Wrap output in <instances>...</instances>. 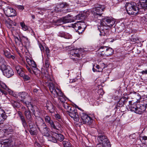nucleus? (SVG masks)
I'll return each instance as SVG.
<instances>
[{"label":"nucleus","mask_w":147,"mask_h":147,"mask_svg":"<svg viewBox=\"0 0 147 147\" xmlns=\"http://www.w3.org/2000/svg\"><path fill=\"white\" fill-rule=\"evenodd\" d=\"M48 86L52 95L54 97L57 98L58 97V99L62 104L63 103L66 102L67 98L60 89L58 87H55L54 84L52 83H49Z\"/></svg>","instance_id":"obj_1"},{"label":"nucleus","mask_w":147,"mask_h":147,"mask_svg":"<svg viewBox=\"0 0 147 147\" xmlns=\"http://www.w3.org/2000/svg\"><path fill=\"white\" fill-rule=\"evenodd\" d=\"M105 9L104 5H96L95 7L93 9L90 17L91 20L96 22L98 20L102 18V12Z\"/></svg>","instance_id":"obj_2"},{"label":"nucleus","mask_w":147,"mask_h":147,"mask_svg":"<svg viewBox=\"0 0 147 147\" xmlns=\"http://www.w3.org/2000/svg\"><path fill=\"white\" fill-rule=\"evenodd\" d=\"M36 126L37 127L38 129L45 136L48 137V139L49 141V138L50 137L52 136V133L51 135L50 134L49 129V128L45 123L43 121H40V122L38 123L36 122Z\"/></svg>","instance_id":"obj_3"},{"label":"nucleus","mask_w":147,"mask_h":147,"mask_svg":"<svg viewBox=\"0 0 147 147\" xmlns=\"http://www.w3.org/2000/svg\"><path fill=\"white\" fill-rule=\"evenodd\" d=\"M126 8L128 14L136 15L138 13L140 8L137 7L136 3L131 2L127 3L126 5Z\"/></svg>","instance_id":"obj_4"},{"label":"nucleus","mask_w":147,"mask_h":147,"mask_svg":"<svg viewBox=\"0 0 147 147\" xmlns=\"http://www.w3.org/2000/svg\"><path fill=\"white\" fill-rule=\"evenodd\" d=\"M13 140V139L9 138L5 140L2 142H0V147H7L13 146L20 147L21 142H18V140H16L14 141Z\"/></svg>","instance_id":"obj_5"},{"label":"nucleus","mask_w":147,"mask_h":147,"mask_svg":"<svg viewBox=\"0 0 147 147\" xmlns=\"http://www.w3.org/2000/svg\"><path fill=\"white\" fill-rule=\"evenodd\" d=\"M19 117L21 121V122L23 126L25 129L27 128L28 127V124L30 129H32L36 127V126L34 123L33 119L28 120V123L22 114L19 115Z\"/></svg>","instance_id":"obj_6"},{"label":"nucleus","mask_w":147,"mask_h":147,"mask_svg":"<svg viewBox=\"0 0 147 147\" xmlns=\"http://www.w3.org/2000/svg\"><path fill=\"white\" fill-rule=\"evenodd\" d=\"M96 22L99 23L101 22V24L102 25L105 24L109 27H111L114 25L115 23V21L113 20L112 18L109 17H105L102 19L100 18Z\"/></svg>","instance_id":"obj_7"},{"label":"nucleus","mask_w":147,"mask_h":147,"mask_svg":"<svg viewBox=\"0 0 147 147\" xmlns=\"http://www.w3.org/2000/svg\"><path fill=\"white\" fill-rule=\"evenodd\" d=\"M52 136L49 137V141L55 143L57 142V140L60 142L63 141L64 138L63 135L53 132H52Z\"/></svg>","instance_id":"obj_8"},{"label":"nucleus","mask_w":147,"mask_h":147,"mask_svg":"<svg viewBox=\"0 0 147 147\" xmlns=\"http://www.w3.org/2000/svg\"><path fill=\"white\" fill-rule=\"evenodd\" d=\"M2 71L4 75L8 78L11 77L14 75V72L12 69L7 65L3 66L2 68L0 69Z\"/></svg>","instance_id":"obj_9"},{"label":"nucleus","mask_w":147,"mask_h":147,"mask_svg":"<svg viewBox=\"0 0 147 147\" xmlns=\"http://www.w3.org/2000/svg\"><path fill=\"white\" fill-rule=\"evenodd\" d=\"M67 114L74 120L76 121H79V117L77 112V109L74 107H72L69 109V111L67 112Z\"/></svg>","instance_id":"obj_10"},{"label":"nucleus","mask_w":147,"mask_h":147,"mask_svg":"<svg viewBox=\"0 0 147 147\" xmlns=\"http://www.w3.org/2000/svg\"><path fill=\"white\" fill-rule=\"evenodd\" d=\"M72 20L68 18L67 16L62 17L56 20H53V22L56 25H61V24L71 22L72 21Z\"/></svg>","instance_id":"obj_11"},{"label":"nucleus","mask_w":147,"mask_h":147,"mask_svg":"<svg viewBox=\"0 0 147 147\" xmlns=\"http://www.w3.org/2000/svg\"><path fill=\"white\" fill-rule=\"evenodd\" d=\"M97 140L99 144H102L106 146H107L111 145L107 137L105 136L101 135L98 136Z\"/></svg>","instance_id":"obj_12"},{"label":"nucleus","mask_w":147,"mask_h":147,"mask_svg":"<svg viewBox=\"0 0 147 147\" xmlns=\"http://www.w3.org/2000/svg\"><path fill=\"white\" fill-rule=\"evenodd\" d=\"M80 51L78 49H74L70 51V57L71 59L76 61L80 58Z\"/></svg>","instance_id":"obj_13"},{"label":"nucleus","mask_w":147,"mask_h":147,"mask_svg":"<svg viewBox=\"0 0 147 147\" xmlns=\"http://www.w3.org/2000/svg\"><path fill=\"white\" fill-rule=\"evenodd\" d=\"M30 105L31 107V110L32 111L33 115L35 117H38L39 119H40V121H38V122H40V121H43V120L42 119V118L39 117V116H40L41 114V110L39 109L37 107L35 106H33L32 105H31L30 104Z\"/></svg>","instance_id":"obj_14"},{"label":"nucleus","mask_w":147,"mask_h":147,"mask_svg":"<svg viewBox=\"0 0 147 147\" xmlns=\"http://www.w3.org/2000/svg\"><path fill=\"white\" fill-rule=\"evenodd\" d=\"M5 15L8 17L15 16L16 15L15 10L13 8L7 7L3 9Z\"/></svg>","instance_id":"obj_15"},{"label":"nucleus","mask_w":147,"mask_h":147,"mask_svg":"<svg viewBox=\"0 0 147 147\" xmlns=\"http://www.w3.org/2000/svg\"><path fill=\"white\" fill-rule=\"evenodd\" d=\"M18 96L19 98L21 99V101L25 104L26 105H30L31 103L30 102H27L25 101L24 100L27 97H28V94L26 92H22L19 93L18 94Z\"/></svg>","instance_id":"obj_16"},{"label":"nucleus","mask_w":147,"mask_h":147,"mask_svg":"<svg viewBox=\"0 0 147 147\" xmlns=\"http://www.w3.org/2000/svg\"><path fill=\"white\" fill-rule=\"evenodd\" d=\"M80 114V117L83 124L90 125L92 121V118L87 115L86 117L84 118V114Z\"/></svg>","instance_id":"obj_17"},{"label":"nucleus","mask_w":147,"mask_h":147,"mask_svg":"<svg viewBox=\"0 0 147 147\" xmlns=\"http://www.w3.org/2000/svg\"><path fill=\"white\" fill-rule=\"evenodd\" d=\"M146 108V106L142 105V103L137 102V111H136V113L139 114H141L145 111Z\"/></svg>","instance_id":"obj_18"},{"label":"nucleus","mask_w":147,"mask_h":147,"mask_svg":"<svg viewBox=\"0 0 147 147\" xmlns=\"http://www.w3.org/2000/svg\"><path fill=\"white\" fill-rule=\"evenodd\" d=\"M69 6V4L65 2H62L59 3L57 4L56 8L57 9L58 11H61L63 10V8L68 7Z\"/></svg>","instance_id":"obj_19"},{"label":"nucleus","mask_w":147,"mask_h":147,"mask_svg":"<svg viewBox=\"0 0 147 147\" xmlns=\"http://www.w3.org/2000/svg\"><path fill=\"white\" fill-rule=\"evenodd\" d=\"M45 121L50 124L51 127L54 129H56L57 128L53 121L51 119L50 117L48 115H46L45 117Z\"/></svg>","instance_id":"obj_20"},{"label":"nucleus","mask_w":147,"mask_h":147,"mask_svg":"<svg viewBox=\"0 0 147 147\" xmlns=\"http://www.w3.org/2000/svg\"><path fill=\"white\" fill-rule=\"evenodd\" d=\"M7 117V115L4 110L0 108V125L3 123Z\"/></svg>","instance_id":"obj_21"},{"label":"nucleus","mask_w":147,"mask_h":147,"mask_svg":"<svg viewBox=\"0 0 147 147\" xmlns=\"http://www.w3.org/2000/svg\"><path fill=\"white\" fill-rule=\"evenodd\" d=\"M128 98L123 97L121 98L117 102L116 105L117 108L118 107H122L127 102Z\"/></svg>","instance_id":"obj_22"},{"label":"nucleus","mask_w":147,"mask_h":147,"mask_svg":"<svg viewBox=\"0 0 147 147\" xmlns=\"http://www.w3.org/2000/svg\"><path fill=\"white\" fill-rule=\"evenodd\" d=\"M139 3L138 5L139 7L141 9L147 10V0H139Z\"/></svg>","instance_id":"obj_23"},{"label":"nucleus","mask_w":147,"mask_h":147,"mask_svg":"<svg viewBox=\"0 0 147 147\" xmlns=\"http://www.w3.org/2000/svg\"><path fill=\"white\" fill-rule=\"evenodd\" d=\"M129 105H128V106L130 109V110L136 113V111H137V103H134L132 104L131 101H129Z\"/></svg>","instance_id":"obj_24"},{"label":"nucleus","mask_w":147,"mask_h":147,"mask_svg":"<svg viewBox=\"0 0 147 147\" xmlns=\"http://www.w3.org/2000/svg\"><path fill=\"white\" fill-rule=\"evenodd\" d=\"M29 105H26V106L27 107L28 109L25 110L24 111V115L27 120L30 119L32 118V113L29 108V107H30Z\"/></svg>","instance_id":"obj_25"},{"label":"nucleus","mask_w":147,"mask_h":147,"mask_svg":"<svg viewBox=\"0 0 147 147\" xmlns=\"http://www.w3.org/2000/svg\"><path fill=\"white\" fill-rule=\"evenodd\" d=\"M107 49V47L106 46H101L98 50V55L99 56H102L105 55V52Z\"/></svg>","instance_id":"obj_26"},{"label":"nucleus","mask_w":147,"mask_h":147,"mask_svg":"<svg viewBox=\"0 0 147 147\" xmlns=\"http://www.w3.org/2000/svg\"><path fill=\"white\" fill-rule=\"evenodd\" d=\"M15 69L18 74L21 77H22L25 74L24 69L20 66H16Z\"/></svg>","instance_id":"obj_27"},{"label":"nucleus","mask_w":147,"mask_h":147,"mask_svg":"<svg viewBox=\"0 0 147 147\" xmlns=\"http://www.w3.org/2000/svg\"><path fill=\"white\" fill-rule=\"evenodd\" d=\"M15 69L18 74L21 77H22L25 74L24 69L20 66H16Z\"/></svg>","instance_id":"obj_28"},{"label":"nucleus","mask_w":147,"mask_h":147,"mask_svg":"<svg viewBox=\"0 0 147 147\" xmlns=\"http://www.w3.org/2000/svg\"><path fill=\"white\" fill-rule=\"evenodd\" d=\"M15 69L18 74L21 77H22L25 74L24 69L20 66H16Z\"/></svg>","instance_id":"obj_29"},{"label":"nucleus","mask_w":147,"mask_h":147,"mask_svg":"<svg viewBox=\"0 0 147 147\" xmlns=\"http://www.w3.org/2000/svg\"><path fill=\"white\" fill-rule=\"evenodd\" d=\"M4 54L5 57L9 59H14L15 58L14 56L11 55L10 51L8 49H5L4 50Z\"/></svg>","instance_id":"obj_30"},{"label":"nucleus","mask_w":147,"mask_h":147,"mask_svg":"<svg viewBox=\"0 0 147 147\" xmlns=\"http://www.w3.org/2000/svg\"><path fill=\"white\" fill-rule=\"evenodd\" d=\"M98 29L100 32V36H105L107 32L106 31V30H105L104 29V26H99L98 25Z\"/></svg>","instance_id":"obj_31"},{"label":"nucleus","mask_w":147,"mask_h":147,"mask_svg":"<svg viewBox=\"0 0 147 147\" xmlns=\"http://www.w3.org/2000/svg\"><path fill=\"white\" fill-rule=\"evenodd\" d=\"M21 44L26 46L27 44L28 43L29 41L28 38L24 36H21Z\"/></svg>","instance_id":"obj_32"},{"label":"nucleus","mask_w":147,"mask_h":147,"mask_svg":"<svg viewBox=\"0 0 147 147\" xmlns=\"http://www.w3.org/2000/svg\"><path fill=\"white\" fill-rule=\"evenodd\" d=\"M26 61L29 65L34 68L36 67V63L33 60L28 58L26 59Z\"/></svg>","instance_id":"obj_33"},{"label":"nucleus","mask_w":147,"mask_h":147,"mask_svg":"<svg viewBox=\"0 0 147 147\" xmlns=\"http://www.w3.org/2000/svg\"><path fill=\"white\" fill-rule=\"evenodd\" d=\"M54 117L56 120L58 121L60 123H62V122H63L62 118L60 115L57 113H55Z\"/></svg>","instance_id":"obj_34"},{"label":"nucleus","mask_w":147,"mask_h":147,"mask_svg":"<svg viewBox=\"0 0 147 147\" xmlns=\"http://www.w3.org/2000/svg\"><path fill=\"white\" fill-rule=\"evenodd\" d=\"M82 24H80V22H78L77 23L74 24L73 25V27L74 28L75 30V28H77V29H80L83 28L84 26H83V25H84V23H83Z\"/></svg>","instance_id":"obj_35"},{"label":"nucleus","mask_w":147,"mask_h":147,"mask_svg":"<svg viewBox=\"0 0 147 147\" xmlns=\"http://www.w3.org/2000/svg\"><path fill=\"white\" fill-rule=\"evenodd\" d=\"M107 48L106 52H105V55L107 56L112 55L114 53V51L110 47H107Z\"/></svg>","instance_id":"obj_36"},{"label":"nucleus","mask_w":147,"mask_h":147,"mask_svg":"<svg viewBox=\"0 0 147 147\" xmlns=\"http://www.w3.org/2000/svg\"><path fill=\"white\" fill-rule=\"evenodd\" d=\"M11 22V24H9V26H8V25H7V27L10 29V30L12 32H13L15 30V28L13 26H16V23L12 21ZM8 25H9L8 23Z\"/></svg>","instance_id":"obj_37"},{"label":"nucleus","mask_w":147,"mask_h":147,"mask_svg":"<svg viewBox=\"0 0 147 147\" xmlns=\"http://www.w3.org/2000/svg\"><path fill=\"white\" fill-rule=\"evenodd\" d=\"M63 144L64 147H73L71 144L68 140L63 141Z\"/></svg>","instance_id":"obj_38"},{"label":"nucleus","mask_w":147,"mask_h":147,"mask_svg":"<svg viewBox=\"0 0 147 147\" xmlns=\"http://www.w3.org/2000/svg\"><path fill=\"white\" fill-rule=\"evenodd\" d=\"M11 104L14 107L19 108L20 107V103L14 100H11Z\"/></svg>","instance_id":"obj_39"},{"label":"nucleus","mask_w":147,"mask_h":147,"mask_svg":"<svg viewBox=\"0 0 147 147\" xmlns=\"http://www.w3.org/2000/svg\"><path fill=\"white\" fill-rule=\"evenodd\" d=\"M47 109L51 113H53L54 112V106L51 104H48L47 105Z\"/></svg>","instance_id":"obj_40"},{"label":"nucleus","mask_w":147,"mask_h":147,"mask_svg":"<svg viewBox=\"0 0 147 147\" xmlns=\"http://www.w3.org/2000/svg\"><path fill=\"white\" fill-rule=\"evenodd\" d=\"M62 105L65 109L67 110V112L69 111V109H71V108H72V107H73L71 106H70V105L67 104V102L63 103Z\"/></svg>","instance_id":"obj_41"},{"label":"nucleus","mask_w":147,"mask_h":147,"mask_svg":"<svg viewBox=\"0 0 147 147\" xmlns=\"http://www.w3.org/2000/svg\"><path fill=\"white\" fill-rule=\"evenodd\" d=\"M20 24L21 26L22 29L24 31H26L28 29V27L23 22H21L20 23Z\"/></svg>","instance_id":"obj_42"},{"label":"nucleus","mask_w":147,"mask_h":147,"mask_svg":"<svg viewBox=\"0 0 147 147\" xmlns=\"http://www.w3.org/2000/svg\"><path fill=\"white\" fill-rule=\"evenodd\" d=\"M50 58H46L45 60V66L46 68L49 67L50 66Z\"/></svg>","instance_id":"obj_43"},{"label":"nucleus","mask_w":147,"mask_h":147,"mask_svg":"<svg viewBox=\"0 0 147 147\" xmlns=\"http://www.w3.org/2000/svg\"><path fill=\"white\" fill-rule=\"evenodd\" d=\"M130 40L131 41L136 42L139 40V38L136 36H132L130 38Z\"/></svg>","instance_id":"obj_44"},{"label":"nucleus","mask_w":147,"mask_h":147,"mask_svg":"<svg viewBox=\"0 0 147 147\" xmlns=\"http://www.w3.org/2000/svg\"><path fill=\"white\" fill-rule=\"evenodd\" d=\"M131 93L135 94V98H136L137 100H139L141 98V96L139 93H137L135 92H132Z\"/></svg>","instance_id":"obj_45"},{"label":"nucleus","mask_w":147,"mask_h":147,"mask_svg":"<svg viewBox=\"0 0 147 147\" xmlns=\"http://www.w3.org/2000/svg\"><path fill=\"white\" fill-rule=\"evenodd\" d=\"M24 81H26L30 80V77L28 76L25 74L22 77Z\"/></svg>","instance_id":"obj_46"},{"label":"nucleus","mask_w":147,"mask_h":147,"mask_svg":"<svg viewBox=\"0 0 147 147\" xmlns=\"http://www.w3.org/2000/svg\"><path fill=\"white\" fill-rule=\"evenodd\" d=\"M0 88H2L4 89H7V87L5 83L0 81Z\"/></svg>","instance_id":"obj_47"},{"label":"nucleus","mask_w":147,"mask_h":147,"mask_svg":"<svg viewBox=\"0 0 147 147\" xmlns=\"http://www.w3.org/2000/svg\"><path fill=\"white\" fill-rule=\"evenodd\" d=\"M99 24H100V25H98L99 26H104V29L105 30H106V31H107V32H108V30L109 29V28L110 27L109 26H107V25H106V24H104V25H102V24H101V22H99L98 23Z\"/></svg>","instance_id":"obj_48"},{"label":"nucleus","mask_w":147,"mask_h":147,"mask_svg":"<svg viewBox=\"0 0 147 147\" xmlns=\"http://www.w3.org/2000/svg\"><path fill=\"white\" fill-rule=\"evenodd\" d=\"M86 27H83L82 28L80 29H77V28H75V30L76 32H78L79 34H82L84 30Z\"/></svg>","instance_id":"obj_49"},{"label":"nucleus","mask_w":147,"mask_h":147,"mask_svg":"<svg viewBox=\"0 0 147 147\" xmlns=\"http://www.w3.org/2000/svg\"><path fill=\"white\" fill-rule=\"evenodd\" d=\"M14 37L15 41L16 44L18 43H19V44H20V43H21V41L20 40H21V36L19 38L16 36H15Z\"/></svg>","instance_id":"obj_50"},{"label":"nucleus","mask_w":147,"mask_h":147,"mask_svg":"<svg viewBox=\"0 0 147 147\" xmlns=\"http://www.w3.org/2000/svg\"><path fill=\"white\" fill-rule=\"evenodd\" d=\"M45 51L47 57L46 58H50L49 57L50 56V51L49 49L48 48H46L45 50Z\"/></svg>","instance_id":"obj_51"},{"label":"nucleus","mask_w":147,"mask_h":147,"mask_svg":"<svg viewBox=\"0 0 147 147\" xmlns=\"http://www.w3.org/2000/svg\"><path fill=\"white\" fill-rule=\"evenodd\" d=\"M140 103H142V105L146 106V107H147V97L144 98L143 102H140Z\"/></svg>","instance_id":"obj_52"},{"label":"nucleus","mask_w":147,"mask_h":147,"mask_svg":"<svg viewBox=\"0 0 147 147\" xmlns=\"http://www.w3.org/2000/svg\"><path fill=\"white\" fill-rule=\"evenodd\" d=\"M65 33L63 32H60L58 34V36L62 37L64 38Z\"/></svg>","instance_id":"obj_53"},{"label":"nucleus","mask_w":147,"mask_h":147,"mask_svg":"<svg viewBox=\"0 0 147 147\" xmlns=\"http://www.w3.org/2000/svg\"><path fill=\"white\" fill-rule=\"evenodd\" d=\"M72 36L71 35L67 33H65L64 38L66 39H70L71 38Z\"/></svg>","instance_id":"obj_54"},{"label":"nucleus","mask_w":147,"mask_h":147,"mask_svg":"<svg viewBox=\"0 0 147 147\" xmlns=\"http://www.w3.org/2000/svg\"><path fill=\"white\" fill-rule=\"evenodd\" d=\"M34 129V128L30 129V130L29 131V132L31 135H35L36 134V132Z\"/></svg>","instance_id":"obj_55"},{"label":"nucleus","mask_w":147,"mask_h":147,"mask_svg":"<svg viewBox=\"0 0 147 147\" xmlns=\"http://www.w3.org/2000/svg\"><path fill=\"white\" fill-rule=\"evenodd\" d=\"M111 145H109L108 146H105V145H103L102 144H97L96 146V147H111Z\"/></svg>","instance_id":"obj_56"},{"label":"nucleus","mask_w":147,"mask_h":147,"mask_svg":"<svg viewBox=\"0 0 147 147\" xmlns=\"http://www.w3.org/2000/svg\"><path fill=\"white\" fill-rule=\"evenodd\" d=\"M17 7L20 11H22L24 9V7L23 5H18Z\"/></svg>","instance_id":"obj_57"},{"label":"nucleus","mask_w":147,"mask_h":147,"mask_svg":"<svg viewBox=\"0 0 147 147\" xmlns=\"http://www.w3.org/2000/svg\"><path fill=\"white\" fill-rule=\"evenodd\" d=\"M98 93L100 95H102L104 94V92L102 89H100L99 90L98 92Z\"/></svg>","instance_id":"obj_58"},{"label":"nucleus","mask_w":147,"mask_h":147,"mask_svg":"<svg viewBox=\"0 0 147 147\" xmlns=\"http://www.w3.org/2000/svg\"><path fill=\"white\" fill-rule=\"evenodd\" d=\"M4 4H5V3L3 1L0 0V9L3 8V6Z\"/></svg>","instance_id":"obj_59"},{"label":"nucleus","mask_w":147,"mask_h":147,"mask_svg":"<svg viewBox=\"0 0 147 147\" xmlns=\"http://www.w3.org/2000/svg\"><path fill=\"white\" fill-rule=\"evenodd\" d=\"M38 9V13L39 14L43 15V13L42 12V11H44V10L42 9H39V8H37Z\"/></svg>","instance_id":"obj_60"},{"label":"nucleus","mask_w":147,"mask_h":147,"mask_svg":"<svg viewBox=\"0 0 147 147\" xmlns=\"http://www.w3.org/2000/svg\"><path fill=\"white\" fill-rule=\"evenodd\" d=\"M39 45L41 51H43L44 49V47L42 45L40 44H39Z\"/></svg>","instance_id":"obj_61"},{"label":"nucleus","mask_w":147,"mask_h":147,"mask_svg":"<svg viewBox=\"0 0 147 147\" xmlns=\"http://www.w3.org/2000/svg\"><path fill=\"white\" fill-rule=\"evenodd\" d=\"M77 80L76 79H71L70 80V82L71 83L74 82L76 81Z\"/></svg>","instance_id":"obj_62"},{"label":"nucleus","mask_w":147,"mask_h":147,"mask_svg":"<svg viewBox=\"0 0 147 147\" xmlns=\"http://www.w3.org/2000/svg\"><path fill=\"white\" fill-rule=\"evenodd\" d=\"M141 73L142 74H147V70H143L141 71Z\"/></svg>","instance_id":"obj_63"},{"label":"nucleus","mask_w":147,"mask_h":147,"mask_svg":"<svg viewBox=\"0 0 147 147\" xmlns=\"http://www.w3.org/2000/svg\"><path fill=\"white\" fill-rule=\"evenodd\" d=\"M142 19L144 20L145 21H146L145 23L147 22V16H145L144 17H143L142 18Z\"/></svg>","instance_id":"obj_64"}]
</instances>
